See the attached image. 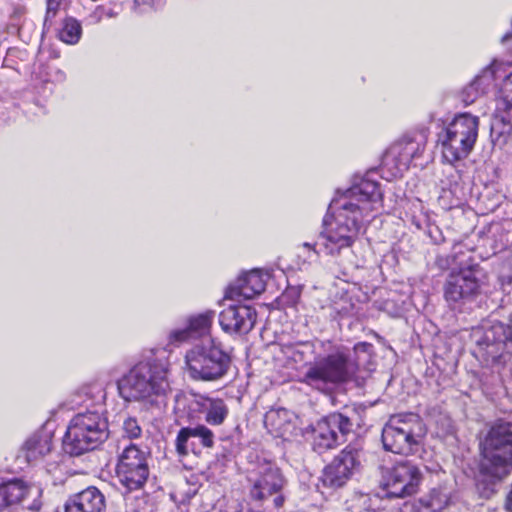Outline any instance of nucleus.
I'll list each match as a JSON object with an SVG mask.
<instances>
[{"mask_svg":"<svg viewBox=\"0 0 512 512\" xmlns=\"http://www.w3.org/2000/svg\"><path fill=\"white\" fill-rule=\"evenodd\" d=\"M382 200V193L376 181L363 178L333 199L328 212L334 217V224L326 227L318 237V245L323 253L334 257L341 266L342 273L361 267L352 251L365 217L375 210Z\"/></svg>","mask_w":512,"mask_h":512,"instance_id":"obj_1","label":"nucleus"},{"mask_svg":"<svg viewBox=\"0 0 512 512\" xmlns=\"http://www.w3.org/2000/svg\"><path fill=\"white\" fill-rule=\"evenodd\" d=\"M372 348L367 342L357 343L352 352L345 347H335L308 368L302 382L321 391L330 385L346 383L355 377L364 362L369 361Z\"/></svg>","mask_w":512,"mask_h":512,"instance_id":"obj_2","label":"nucleus"},{"mask_svg":"<svg viewBox=\"0 0 512 512\" xmlns=\"http://www.w3.org/2000/svg\"><path fill=\"white\" fill-rule=\"evenodd\" d=\"M169 367L154 356L137 362L117 382L119 394L126 401L155 403L170 391Z\"/></svg>","mask_w":512,"mask_h":512,"instance_id":"obj_3","label":"nucleus"},{"mask_svg":"<svg viewBox=\"0 0 512 512\" xmlns=\"http://www.w3.org/2000/svg\"><path fill=\"white\" fill-rule=\"evenodd\" d=\"M480 474L491 481L501 480L512 467V423L491 426L480 438Z\"/></svg>","mask_w":512,"mask_h":512,"instance_id":"obj_4","label":"nucleus"},{"mask_svg":"<svg viewBox=\"0 0 512 512\" xmlns=\"http://www.w3.org/2000/svg\"><path fill=\"white\" fill-rule=\"evenodd\" d=\"M109 436L108 422L96 411L75 415L63 438L64 451L79 456L96 449Z\"/></svg>","mask_w":512,"mask_h":512,"instance_id":"obj_5","label":"nucleus"},{"mask_svg":"<svg viewBox=\"0 0 512 512\" xmlns=\"http://www.w3.org/2000/svg\"><path fill=\"white\" fill-rule=\"evenodd\" d=\"M185 364L192 379L216 381L228 372L231 358L220 342L206 339L193 345L186 352Z\"/></svg>","mask_w":512,"mask_h":512,"instance_id":"obj_6","label":"nucleus"},{"mask_svg":"<svg viewBox=\"0 0 512 512\" xmlns=\"http://www.w3.org/2000/svg\"><path fill=\"white\" fill-rule=\"evenodd\" d=\"M479 118L470 113L456 115L439 133L443 159L450 164L465 159L478 138Z\"/></svg>","mask_w":512,"mask_h":512,"instance_id":"obj_7","label":"nucleus"},{"mask_svg":"<svg viewBox=\"0 0 512 512\" xmlns=\"http://www.w3.org/2000/svg\"><path fill=\"white\" fill-rule=\"evenodd\" d=\"M424 435V425L418 415L398 414L391 416L383 427L382 443L387 451L410 455L417 452Z\"/></svg>","mask_w":512,"mask_h":512,"instance_id":"obj_8","label":"nucleus"},{"mask_svg":"<svg viewBox=\"0 0 512 512\" xmlns=\"http://www.w3.org/2000/svg\"><path fill=\"white\" fill-rule=\"evenodd\" d=\"M477 354L486 365L502 366L512 352V324L488 321L473 331Z\"/></svg>","mask_w":512,"mask_h":512,"instance_id":"obj_9","label":"nucleus"},{"mask_svg":"<svg viewBox=\"0 0 512 512\" xmlns=\"http://www.w3.org/2000/svg\"><path fill=\"white\" fill-rule=\"evenodd\" d=\"M361 420L357 408H348L344 412L327 415L312 426V447L317 453L333 449L346 441L355 425Z\"/></svg>","mask_w":512,"mask_h":512,"instance_id":"obj_10","label":"nucleus"},{"mask_svg":"<svg viewBox=\"0 0 512 512\" xmlns=\"http://www.w3.org/2000/svg\"><path fill=\"white\" fill-rule=\"evenodd\" d=\"M248 480L251 483L249 495L253 500L264 502L274 496V507L279 509L283 506L285 502L283 489L286 479L276 464L270 461L259 463Z\"/></svg>","mask_w":512,"mask_h":512,"instance_id":"obj_11","label":"nucleus"},{"mask_svg":"<svg viewBox=\"0 0 512 512\" xmlns=\"http://www.w3.org/2000/svg\"><path fill=\"white\" fill-rule=\"evenodd\" d=\"M480 292L477 270L474 267L452 271L443 287L444 299L452 310L462 311Z\"/></svg>","mask_w":512,"mask_h":512,"instance_id":"obj_12","label":"nucleus"},{"mask_svg":"<svg viewBox=\"0 0 512 512\" xmlns=\"http://www.w3.org/2000/svg\"><path fill=\"white\" fill-rule=\"evenodd\" d=\"M116 473L127 490L141 489L149 476L146 452L134 444L126 446L119 455Z\"/></svg>","mask_w":512,"mask_h":512,"instance_id":"obj_13","label":"nucleus"},{"mask_svg":"<svg viewBox=\"0 0 512 512\" xmlns=\"http://www.w3.org/2000/svg\"><path fill=\"white\" fill-rule=\"evenodd\" d=\"M422 481L420 469L410 461H401L387 469L382 477L383 487L390 497L404 498L418 491Z\"/></svg>","mask_w":512,"mask_h":512,"instance_id":"obj_14","label":"nucleus"},{"mask_svg":"<svg viewBox=\"0 0 512 512\" xmlns=\"http://www.w3.org/2000/svg\"><path fill=\"white\" fill-rule=\"evenodd\" d=\"M363 451L357 445L346 446L334 459L325 467L322 481L325 486L338 488L343 486L355 470L361 464Z\"/></svg>","mask_w":512,"mask_h":512,"instance_id":"obj_15","label":"nucleus"},{"mask_svg":"<svg viewBox=\"0 0 512 512\" xmlns=\"http://www.w3.org/2000/svg\"><path fill=\"white\" fill-rule=\"evenodd\" d=\"M42 491L38 486L27 485L15 479L0 485V509L15 504H22L23 508L38 511L41 508Z\"/></svg>","mask_w":512,"mask_h":512,"instance_id":"obj_16","label":"nucleus"},{"mask_svg":"<svg viewBox=\"0 0 512 512\" xmlns=\"http://www.w3.org/2000/svg\"><path fill=\"white\" fill-rule=\"evenodd\" d=\"M257 319L256 310L250 305H229L219 315V323L226 333L247 334Z\"/></svg>","mask_w":512,"mask_h":512,"instance_id":"obj_17","label":"nucleus"},{"mask_svg":"<svg viewBox=\"0 0 512 512\" xmlns=\"http://www.w3.org/2000/svg\"><path fill=\"white\" fill-rule=\"evenodd\" d=\"M214 317L215 312L213 310L190 316L185 328L176 329L170 333V343L180 344L190 339L205 336L210 332Z\"/></svg>","mask_w":512,"mask_h":512,"instance_id":"obj_18","label":"nucleus"},{"mask_svg":"<svg viewBox=\"0 0 512 512\" xmlns=\"http://www.w3.org/2000/svg\"><path fill=\"white\" fill-rule=\"evenodd\" d=\"M105 496L95 486H90L72 496L64 505V512H103Z\"/></svg>","mask_w":512,"mask_h":512,"instance_id":"obj_19","label":"nucleus"},{"mask_svg":"<svg viewBox=\"0 0 512 512\" xmlns=\"http://www.w3.org/2000/svg\"><path fill=\"white\" fill-rule=\"evenodd\" d=\"M265 280L258 270H252L240 276L233 284L226 290V298L238 299H252L261 294L265 290Z\"/></svg>","mask_w":512,"mask_h":512,"instance_id":"obj_20","label":"nucleus"},{"mask_svg":"<svg viewBox=\"0 0 512 512\" xmlns=\"http://www.w3.org/2000/svg\"><path fill=\"white\" fill-rule=\"evenodd\" d=\"M425 139L423 136L414 139L403 140L393 146L391 153L399 162V166L408 168L411 162L419 158L425 150Z\"/></svg>","mask_w":512,"mask_h":512,"instance_id":"obj_21","label":"nucleus"},{"mask_svg":"<svg viewBox=\"0 0 512 512\" xmlns=\"http://www.w3.org/2000/svg\"><path fill=\"white\" fill-rule=\"evenodd\" d=\"M51 451V438L47 434H34L23 444L20 453L27 462L36 461Z\"/></svg>","mask_w":512,"mask_h":512,"instance_id":"obj_22","label":"nucleus"},{"mask_svg":"<svg viewBox=\"0 0 512 512\" xmlns=\"http://www.w3.org/2000/svg\"><path fill=\"white\" fill-rule=\"evenodd\" d=\"M493 71L487 68L482 74L476 76L461 92L462 101L469 105L480 95L484 94L493 82Z\"/></svg>","mask_w":512,"mask_h":512,"instance_id":"obj_23","label":"nucleus"},{"mask_svg":"<svg viewBox=\"0 0 512 512\" xmlns=\"http://www.w3.org/2000/svg\"><path fill=\"white\" fill-rule=\"evenodd\" d=\"M201 406L205 412V420L210 425H221L228 416V407L222 399L206 398Z\"/></svg>","mask_w":512,"mask_h":512,"instance_id":"obj_24","label":"nucleus"},{"mask_svg":"<svg viewBox=\"0 0 512 512\" xmlns=\"http://www.w3.org/2000/svg\"><path fill=\"white\" fill-rule=\"evenodd\" d=\"M492 141L504 147L512 142V123L503 117H495L491 124Z\"/></svg>","mask_w":512,"mask_h":512,"instance_id":"obj_25","label":"nucleus"},{"mask_svg":"<svg viewBox=\"0 0 512 512\" xmlns=\"http://www.w3.org/2000/svg\"><path fill=\"white\" fill-rule=\"evenodd\" d=\"M265 424L277 433L286 431V426L290 424V413L286 409L271 410L265 415Z\"/></svg>","mask_w":512,"mask_h":512,"instance_id":"obj_26","label":"nucleus"},{"mask_svg":"<svg viewBox=\"0 0 512 512\" xmlns=\"http://www.w3.org/2000/svg\"><path fill=\"white\" fill-rule=\"evenodd\" d=\"M81 32V24L74 18H67L59 31V38L67 44H75L79 41Z\"/></svg>","mask_w":512,"mask_h":512,"instance_id":"obj_27","label":"nucleus"},{"mask_svg":"<svg viewBox=\"0 0 512 512\" xmlns=\"http://www.w3.org/2000/svg\"><path fill=\"white\" fill-rule=\"evenodd\" d=\"M309 343H286L280 345V352L293 363H300L305 359L303 348H309Z\"/></svg>","mask_w":512,"mask_h":512,"instance_id":"obj_28","label":"nucleus"},{"mask_svg":"<svg viewBox=\"0 0 512 512\" xmlns=\"http://www.w3.org/2000/svg\"><path fill=\"white\" fill-rule=\"evenodd\" d=\"M198 489L199 486L197 482L191 483L188 480H183L176 486L172 497L177 499L180 503L185 504L197 494Z\"/></svg>","mask_w":512,"mask_h":512,"instance_id":"obj_29","label":"nucleus"},{"mask_svg":"<svg viewBox=\"0 0 512 512\" xmlns=\"http://www.w3.org/2000/svg\"><path fill=\"white\" fill-rule=\"evenodd\" d=\"M447 498L440 492L433 490L429 495L421 499V503L428 512H439L446 505Z\"/></svg>","mask_w":512,"mask_h":512,"instance_id":"obj_30","label":"nucleus"},{"mask_svg":"<svg viewBox=\"0 0 512 512\" xmlns=\"http://www.w3.org/2000/svg\"><path fill=\"white\" fill-rule=\"evenodd\" d=\"M193 437L191 427H183L177 434L175 448L180 456H186L189 453V439Z\"/></svg>","mask_w":512,"mask_h":512,"instance_id":"obj_31","label":"nucleus"},{"mask_svg":"<svg viewBox=\"0 0 512 512\" xmlns=\"http://www.w3.org/2000/svg\"><path fill=\"white\" fill-rule=\"evenodd\" d=\"M191 433L193 437L200 438L201 443L204 447L211 448L214 445V434L213 432L204 425H197L191 427Z\"/></svg>","mask_w":512,"mask_h":512,"instance_id":"obj_32","label":"nucleus"},{"mask_svg":"<svg viewBox=\"0 0 512 512\" xmlns=\"http://www.w3.org/2000/svg\"><path fill=\"white\" fill-rule=\"evenodd\" d=\"M123 434L129 439L139 438L142 433V429L136 418L128 417L124 420L122 426Z\"/></svg>","mask_w":512,"mask_h":512,"instance_id":"obj_33","label":"nucleus"},{"mask_svg":"<svg viewBox=\"0 0 512 512\" xmlns=\"http://www.w3.org/2000/svg\"><path fill=\"white\" fill-rule=\"evenodd\" d=\"M360 506L355 512H385L381 507V500L378 497H363Z\"/></svg>","mask_w":512,"mask_h":512,"instance_id":"obj_34","label":"nucleus"},{"mask_svg":"<svg viewBox=\"0 0 512 512\" xmlns=\"http://www.w3.org/2000/svg\"><path fill=\"white\" fill-rule=\"evenodd\" d=\"M117 16V12H115L113 9L109 8L106 9L103 6H98L93 13L90 14L89 19L93 23L100 22L104 17L107 18H113Z\"/></svg>","mask_w":512,"mask_h":512,"instance_id":"obj_35","label":"nucleus"},{"mask_svg":"<svg viewBox=\"0 0 512 512\" xmlns=\"http://www.w3.org/2000/svg\"><path fill=\"white\" fill-rule=\"evenodd\" d=\"M62 0H46V14L44 19V25L46 26L48 23L52 21L53 18L56 17Z\"/></svg>","mask_w":512,"mask_h":512,"instance_id":"obj_36","label":"nucleus"},{"mask_svg":"<svg viewBox=\"0 0 512 512\" xmlns=\"http://www.w3.org/2000/svg\"><path fill=\"white\" fill-rule=\"evenodd\" d=\"M300 297V290L297 287H289L283 293V298L287 300L289 304H295Z\"/></svg>","mask_w":512,"mask_h":512,"instance_id":"obj_37","label":"nucleus"},{"mask_svg":"<svg viewBox=\"0 0 512 512\" xmlns=\"http://www.w3.org/2000/svg\"><path fill=\"white\" fill-rule=\"evenodd\" d=\"M303 249H306L309 253L308 255V259H311L312 256H317L319 255L320 252H323V248H321L319 245H318V240L314 243H310V242H304L301 244V246Z\"/></svg>","mask_w":512,"mask_h":512,"instance_id":"obj_38","label":"nucleus"},{"mask_svg":"<svg viewBox=\"0 0 512 512\" xmlns=\"http://www.w3.org/2000/svg\"><path fill=\"white\" fill-rule=\"evenodd\" d=\"M435 231L439 234V236H438V237H437V236H433V235H432V231H431V230L429 231V233H430V236H431V238L433 239V241H434L436 244H439V243H441V242L443 241V238H442L441 233H440V231L438 230V228H435Z\"/></svg>","mask_w":512,"mask_h":512,"instance_id":"obj_39","label":"nucleus"},{"mask_svg":"<svg viewBox=\"0 0 512 512\" xmlns=\"http://www.w3.org/2000/svg\"><path fill=\"white\" fill-rule=\"evenodd\" d=\"M506 112L509 117H512V98L506 101Z\"/></svg>","mask_w":512,"mask_h":512,"instance_id":"obj_40","label":"nucleus"},{"mask_svg":"<svg viewBox=\"0 0 512 512\" xmlns=\"http://www.w3.org/2000/svg\"><path fill=\"white\" fill-rule=\"evenodd\" d=\"M506 85H512V73L507 77Z\"/></svg>","mask_w":512,"mask_h":512,"instance_id":"obj_41","label":"nucleus"},{"mask_svg":"<svg viewBox=\"0 0 512 512\" xmlns=\"http://www.w3.org/2000/svg\"><path fill=\"white\" fill-rule=\"evenodd\" d=\"M135 3L138 4L139 3V0H135Z\"/></svg>","mask_w":512,"mask_h":512,"instance_id":"obj_42","label":"nucleus"}]
</instances>
